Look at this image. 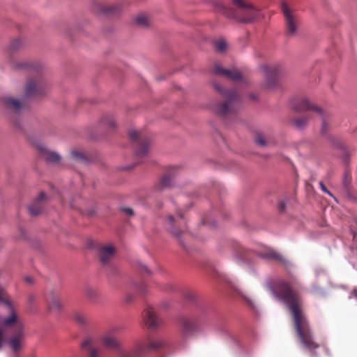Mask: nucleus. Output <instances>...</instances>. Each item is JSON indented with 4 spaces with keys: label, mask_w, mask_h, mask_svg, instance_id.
Returning <instances> with one entry per match:
<instances>
[{
    "label": "nucleus",
    "mask_w": 357,
    "mask_h": 357,
    "mask_svg": "<svg viewBox=\"0 0 357 357\" xmlns=\"http://www.w3.org/2000/svg\"><path fill=\"white\" fill-rule=\"evenodd\" d=\"M302 289L301 282L292 278L289 281H279L273 289V294L288 307L298 340L303 348L313 357H316L315 350L320 346L314 340L309 321L303 310V300L301 294Z\"/></svg>",
    "instance_id": "nucleus-1"
},
{
    "label": "nucleus",
    "mask_w": 357,
    "mask_h": 357,
    "mask_svg": "<svg viewBox=\"0 0 357 357\" xmlns=\"http://www.w3.org/2000/svg\"><path fill=\"white\" fill-rule=\"evenodd\" d=\"M215 9L226 17L241 23L252 22L260 16L259 10L248 0H231L229 6L218 2Z\"/></svg>",
    "instance_id": "nucleus-2"
},
{
    "label": "nucleus",
    "mask_w": 357,
    "mask_h": 357,
    "mask_svg": "<svg viewBox=\"0 0 357 357\" xmlns=\"http://www.w3.org/2000/svg\"><path fill=\"white\" fill-rule=\"evenodd\" d=\"M213 86L222 100L213 105V112L222 118H228L236 114L242 102L241 97L238 92L236 90L226 89L217 83H215Z\"/></svg>",
    "instance_id": "nucleus-3"
},
{
    "label": "nucleus",
    "mask_w": 357,
    "mask_h": 357,
    "mask_svg": "<svg viewBox=\"0 0 357 357\" xmlns=\"http://www.w3.org/2000/svg\"><path fill=\"white\" fill-rule=\"evenodd\" d=\"M19 68H24L33 73L32 77L28 79L24 95L27 98H35L45 94L47 89V84L41 75V66L38 63L21 61L17 63Z\"/></svg>",
    "instance_id": "nucleus-4"
},
{
    "label": "nucleus",
    "mask_w": 357,
    "mask_h": 357,
    "mask_svg": "<svg viewBox=\"0 0 357 357\" xmlns=\"http://www.w3.org/2000/svg\"><path fill=\"white\" fill-rule=\"evenodd\" d=\"M167 342L162 338L141 339L135 342L129 351L117 352L118 357H146L151 351H158L166 347Z\"/></svg>",
    "instance_id": "nucleus-5"
},
{
    "label": "nucleus",
    "mask_w": 357,
    "mask_h": 357,
    "mask_svg": "<svg viewBox=\"0 0 357 357\" xmlns=\"http://www.w3.org/2000/svg\"><path fill=\"white\" fill-rule=\"evenodd\" d=\"M294 108L298 112H313L322 121L321 131L323 135L328 130V121L331 119V114L321 108L313 105L307 98H301L292 102Z\"/></svg>",
    "instance_id": "nucleus-6"
},
{
    "label": "nucleus",
    "mask_w": 357,
    "mask_h": 357,
    "mask_svg": "<svg viewBox=\"0 0 357 357\" xmlns=\"http://www.w3.org/2000/svg\"><path fill=\"white\" fill-rule=\"evenodd\" d=\"M121 330L120 326H112L105 330L99 337L98 341L105 349L116 351H129L130 349H123L121 341L118 338L117 333Z\"/></svg>",
    "instance_id": "nucleus-7"
},
{
    "label": "nucleus",
    "mask_w": 357,
    "mask_h": 357,
    "mask_svg": "<svg viewBox=\"0 0 357 357\" xmlns=\"http://www.w3.org/2000/svg\"><path fill=\"white\" fill-rule=\"evenodd\" d=\"M168 229L184 247V243L182 241V236H188L186 232V222L181 213L178 211L176 216L169 215L167 219Z\"/></svg>",
    "instance_id": "nucleus-8"
},
{
    "label": "nucleus",
    "mask_w": 357,
    "mask_h": 357,
    "mask_svg": "<svg viewBox=\"0 0 357 357\" xmlns=\"http://www.w3.org/2000/svg\"><path fill=\"white\" fill-rule=\"evenodd\" d=\"M129 137L133 144L137 157L140 158L146 155L150 139L146 133L142 131L130 130Z\"/></svg>",
    "instance_id": "nucleus-9"
},
{
    "label": "nucleus",
    "mask_w": 357,
    "mask_h": 357,
    "mask_svg": "<svg viewBox=\"0 0 357 357\" xmlns=\"http://www.w3.org/2000/svg\"><path fill=\"white\" fill-rule=\"evenodd\" d=\"M10 327L13 328V333L8 339V344L14 353H17L23 347L24 326L17 316L16 321Z\"/></svg>",
    "instance_id": "nucleus-10"
},
{
    "label": "nucleus",
    "mask_w": 357,
    "mask_h": 357,
    "mask_svg": "<svg viewBox=\"0 0 357 357\" xmlns=\"http://www.w3.org/2000/svg\"><path fill=\"white\" fill-rule=\"evenodd\" d=\"M261 69L264 73V81L262 84V88L266 90H271L278 86V75L279 73V66L262 65Z\"/></svg>",
    "instance_id": "nucleus-11"
},
{
    "label": "nucleus",
    "mask_w": 357,
    "mask_h": 357,
    "mask_svg": "<svg viewBox=\"0 0 357 357\" xmlns=\"http://www.w3.org/2000/svg\"><path fill=\"white\" fill-rule=\"evenodd\" d=\"M181 335L183 337L186 338L195 335L200 332L202 328V323L199 318L184 317L181 320Z\"/></svg>",
    "instance_id": "nucleus-12"
},
{
    "label": "nucleus",
    "mask_w": 357,
    "mask_h": 357,
    "mask_svg": "<svg viewBox=\"0 0 357 357\" xmlns=\"http://www.w3.org/2000/svg\"><path fill=\"white\" fill-rule=\"evenodd\" d=\"M281 9L285 18L287 34L294 36L296 33L298 22L297 15L284 1L281 3Z\"/></svg>",
    "instance_id": "nucleus-13"
},
{
    "label": "nucleus",
    "mask_w": 357,
    "mask_h": 357,
    "mask_svg": "<svg viewBox=\"0 0 357 357\" xmlns=\"http://www.w3.org/2000/svg\"><path fill=\"white\" fill-rule=\"evenodd\" d=\"M0 303L7 307L10 312L9 317L2 320V326H10L16 321L17 314L8 294L1 287H0Z\"/></svg>",
    "instance_id": "nucleus-14"
},
{
    "label": "nucleus",
    "mask_w": 357,
    "mask_h": 357,
    "mask_svg": "<svg viewBox=\"0 0 357 357\" xmlns=\"http://www.w3.org/2000/svg\"><path fill=\"white\" fill-rule=\"evenodd\" d=\"M121 9L119 4H103L99 1H93L91 5L93 13L98 15L110 16L117 13Z\"/></svg>",
    "instance_id": "nucleus-15"
},
{
    "label": "nucleus",
    "mask_w": 357,
    "mask_h": 357,
    "mask_svg": "<svg viewBox=\"0 0 357 357\" xmlns=\"http://www.w3.org/2000/svg\"><path fill=\"white\" fill-rule=\"evenodd\" d=\"M213 73L236 82L242 79V74L237 69H225L220 63H215L212 70Z\"/></svg>",
    "instance_id": "nucleus-16"
},
{
    "label": "nucleus",
    "mask_w": 357,
    "mask_h": 357,
    "mask_svg": "<svg viewBox=\"0 0 357 357\" xmlns=\"http://www.w3.org/2000/svg\"><path fill=\"white\" fill-rule=\"evenodd\" d=\"M144 321L147 327L151 330H156L162 324V319L157 314L152 307H149L144 314Z\"/></svg>",
    "instance_id": "nucleus-17"
},
{
    "label": "nucleus",
    "mask_w": 357,
    "mask_h": 357,
    "mask_svg": "<svg viewBox=\"0 0 357 357\" xmlns=\"http://www.w3.org/2000/svg\"><path fill=\"white\" fill-rule=\"evenodd\" d=\"M2 103L6 109L15 114H19L25 106L24 100H20L12 96L3 97Z\"/></svg>",
    "instance_id": "nucleus-18"
},
{
    "label": "nucleus",
    "mask_w": 357,
    "mask_h": 357,
    "mask_svg": "<svg viewBox=\"0 0 357 357\" xmlns=\"http://www.w3.org/2000/svg\"><path fill=\"white\" fill-rule=\"evenodd\" d=\"M46 203V195L44 192H41L39 197L29 206V211L32 216H36L40 214L44 208Z\"/></svg>",
    "instance_id": "nucleus-19"
},
{
    "label": "nucleus",
    "mask_w": 357,
    "mask_h": 357,
    "mask_svg": "<svg viewBox=\"0 0 357 357\" xmlns=\"http://www.w3.org/2000/svg\"><path fill=\"white\" fill-rule=\"evenodd\" d=\"M38 149L39 150L41 157L43 158L47 162L52 164H57L60 160L61 156L56 152L51 151L47 149L43 145H38Z\"/></svg>",
    "instance_id": "nucleus-20"
},
{
    "label": "nucleus",
    "mask_w": 357,
    "mask_h": 357,
    "mask_svg": "<svg viewBox=\"0 0 357 357\" xmlns=\"http://www.w3.org/2000/svg\"><path fill=\"white\" fill-rule=\"evenodd\" d=\"M115 249L112 245H102L99 248V257L102 264H107L113 258Z\"/></svg>",
    "instance_id": "nucleus-21"
},
{
    "label": "nucleus",
    "mask_w": 357,
    "mask_h": 357,
    "mask_svg": "<svg viewBox=\"0 0 357 357\" xmlns=\"http://www.w3.org/2000/svg\"><path fill=\"white\" fill-rule=\"evenodd\" d=\"M82 347L88 351L89 357H100L101 351L93 345L91 338H86L82 342Z\"/></svg>",
    "instance_id": "nucleus-22"
},
{
    "label": "nucleus",
    "mask_w": 357,
    "mask_h": 357,
    "mask_svg": "<svg viewBox=\"0 0 357 357\" xmlns=\"http://www.w3.org/2000/svg\"><path fill=\"white\" fill-rule=\"evenodd\" d=\"M48 310L50 312H59L62 308V304L59 296L52 293L47 298Z\"/></svg>",
    "instance_id": "nucleus-23"
},
{
    "label": "nucleus",
    "mask_w": 357,
    "mask_h": 357,
    "mask_svg": "<svg viewBox=\"0 0 357 357\" xmlns=\"http://www.w3.org/2000/svg\"><path fill=\"white\" fill-rule=\"evenodd\" d=\"M173 181L172 176L169 174L163 176L160 181L156 184L155 189L158 191H161L165 188H170Z\"/></svg>",
    "instance_id": "nucleus-24"
},
{
    "label": "nucleus",
    "mask_w": 357,
    "mask_h": 357,
    "mask_svg": "<svg viewBox=\"0 0 357 357\" xmlns=\"http://www.w3.org/2000/svg\"><path fill=\"white\" fill-rule=\"evenodd\" d=\"M75 321L81 326H88L90 323L89 316L81 312H75L73 314Z\"/></svg>",
    "instance_id": "nucleus-25"
},
{
    "label": "nucleus",
    "mask_w": 357,
    "mask_h": 357,
    "mask_svg": "<svg viewBox=\"0 0 357 357\" xmlns=\"http://www.w3.org/2000/svg\"><path fill=\"white\" fill-rule=\"evenodd\" d=\"M262 257L265 259L274 260V261H280L282 263L284 262V257L278 253L276 251L271 250V249H268V250H266L262 254Z\"/></svg>",
    "instance_id": "nucleus-26"
},
{
    "label": "nucleus",
    "mask_w": 357,
    "mask_h": 357,
    "mask_svg": "<svg viewBox=\"0 0 357 357\" xmlns=\"http://www.w3.org/2000/svg\"><path fill=\"white\" fill-rule=\"evenodd\" d=\"M70 158L76 162H87V156L79 150H73L70 152Z\"/></svg>",
    "instance_id": "nucleus-27"
},
{
    "label": "nucleus",
    "mask_w": 357,
    "mask_h": 357,
    "mask_svg": "<svg viewBox=\"0 0 357 357\" xmlns=\"http://www.w3.org/2000/svg\"><path fill=\"white\" fill-rule=\"evenodd\" d=\"M100 123L102 126L107 127L109 129H113L116 126L113 116L109 114L104 116L101 119Z\"/></svg>",
    "instance_id": "nucleus-28"
},
{
    "label": "nucleus",
    "mask_w": 357,
    "mask_h": 357,
    "mask_svg": "<svg viewBox=\"0 0 357 357\" xmlns=\"http://www.w3.org/2000/svg\"><path fill=\"white\" fill-rule=\"evenodd\" d=\"M310 116L309 115H307L305 116L298 117L297 119H295L294 122L295 126L298 128L302 129L307 125V123L310 121Z\"/></svg>",
    "instance_id": "nucleus-29"
},
{
    "label": "nucleus",
    "mask_w": 357,
    "mask_h": 357,
    "mask_svg": "<svg viewBox=\"0 0 357 357\" xmlns=\"http://www.w3.org/2000/svg\"><path fill=\"white\" fill-rule=\"evenodd\" d=\"M214 46L217 52L222 53L226 50L227 47V44L224 39H220L215 41Z\"/></svg>",
    "instance_id": "nucleus-30"
},
{
    "label": "nucleus",
    "mask_w": 357,
    "mask_h": 357,
    "mask_svg": "<svg viewBox=\"0 0 357 357\" xmlns=\"http://www.w3.org/2000/svg\"><path fill=\"white\" fill-rule=\"evenodd\" d=\"M255 142L260 146H266L270 143V142L266 139V136L261 133H258L256 135Z\"/></svg>",
    "instance_id": "nucleus-31"
},
{
    "label": "nucleus",
    "mask_w": 357,
    "mask_h": 357,
    "mask_svg": "<svg viewBox=\"0 0 357 357\" xmlns=\"http://www.w3.org/2000/svg\"><path fill=\"white\" fill-rule=\"evenodd\" d=\"M135 22L137 24L141 26H149V17L144 14L139 15L135 18Z\"/></svg>",
    "instance_id": "nucleus-32"
},
{
    "label": "nucleus",
    "mask_w": 357,
    "mask_h": 357,
    "mask_svg": "<svg viewBox=\"0 0 357 357\" xmlns=\"http://www.w3.org/2000/svg\"><path fill=\"white\" fill-rule=\"evenodd\" d=\"M86 296L91 300H96L98 296L99 292L97 289L92 287H87L85 291Z\"/></svg>",
    "instance_id": "nucleus-33"
},
{
    "label": "nucleus",
    "mask_w": 357,
    "mask_h": 357,
    "mask_svg": "<svg viewBox=\"0 0 357 357\" xmlns=\"http://www.w3.org/2000/svg\"><path fill=\"white\" fill-rule=\"evenodd\" d=\"M23 46V43L20 39L14 40L11 42L9 50L11 52H15L20 50Z\"/></svg>",
    "instance_id": "nucleus-34"
},
{
    "label": "nucleus",
    "mask_w": 357,
    "mask_h": 357,
    "mask_svg": "<svg viewBox=\"0 0 357 357\" xmlns=\"http://www.w3.org/2000/svg\"><path fill=\"white\" fill-rule=\"evenodd\" d=\"M351 174L349 172H346L344 178H343V185L346 188H347L351 183Z\"/></svg>",
    "instance_id": "nucleus-35"
},
{
    "label": "nucleus",
    "mask_w": 357,
    "mask_h": 357,
    "mask_svg": "<svg viewBox=\"0 0 357 357\" xmlns=\"http://www.w3.org/2000/svg\"><path fill=\"white\" fill-rule=\"evenodd\" d=\"M231 286L237 294L243 297L248 302L250 303L248 298L243 294V292L239 289L236 284L231 283Z\"/></svg>",
    "instance_id": "nucleus-36"
},
{
    "label": "nucleus",
    "mask_w": 357,
    "mask_h": 357,
    "mask_svg": "<svg viewBox=\"0 0 357 357\" xmlns=\"http://www.w3.org/2000/svg\"><path fill=\"white\" fill-rule=\"evenodd\" d=\"M319 186L324 192H325V193L328 194L329 196L333 197V195L327 189V188L326 187V185H324L323 181L319 182Z\"/></svg>",
    "instance_id": "nucleus-37"
},
{
    "label": "nucleus",
    "mask_w": 357,
    "mask_h": 357,
    "mask_svg": "<svg viewBox=\"0 0 357 357\" xmlns=\"http://www.w3.org/2000/svg\"><path fill=\"white\" fill-rule=\"evenodd\" d=\"M139 271L142 273H146L147 274H151V271L147 268V266L142 263L139 264Z\"/></svg>",
    "instance_id": "nucleus-38"
},
{
    "label": "nucleus",
    "mask_w": 357,
    "mask_h": 357,
    "mask_svg": "<svg viewBox=\"0 0 357 357\" xmlns=\"http://www.w3.org/2000/svg\"><path fill=\"white\" fill-rule=\"evenodd\" d=\"M278 210L280 211V212H283L285 210V208H286V205H285V203L284 202H280L278 204Z\"/></svg>",
    "instance_id": "nucleus-39"
},
{
    "label": "nucleus",
    "mask_w": 357,
    "mask_h": 357,
    "mask_svg": "<svg viewBox=\"0 0 357 357\" xmlns=\"http://www.w3.org/2000/svg\"><path fill=\"white\" fill-rule=\"evenodd\" d=\"M3 338H4V333L2 331V329L0 328V349H1V347L3 346Z\"/></svg>",
    "instance_id": "nucleus-40"
},
{
    "label": "nucleus",
    "mask_w": 357,
    "mask_h": 357,
    "mask_svg": "<svg viewBox=\"0 0 357 357\" xmlns=\"http://www.w3.org/2000/svg\"><path fill=\"white\" fill-rule=\"evenodd\" d=\"M123 210V211H125L129 215H132L134 214V212H133L132 208H125Z\"/></svg>",
    "instance_id": "nucleus-41"
},
{
    "label": "nucleus",
    "mask_w": 357,
    "mask_h": 357,
    "mask_svg": "<svg viewBox=\"0 0 357 357\" xmlns=\"http://www.w3.org/2000/svg\"><path fill=\"white\" fill-rule=\"evenodd\" d=\"M35 301V296L33 295H30L28 298V302L29 304H32Z\"/></svg>",
    "instance_id": "nucleus-42"
},
{
    "label": "nucleus",
    "mask_w": 357,
    "mask_h": 357,
    "mask_svg": "<svg viewBox=\"0 0 357 357\" xmlns=\"http://www.w3.org/2000/svg\"><path fill=\"white\" fill-rule=\"evenodd\" d=\"M351 295L357 298V289H354L351 292Z\"/></svg>",
    "instance_id": "nucleus-43"
},
{
    "label": "nucleus",
    "mask_w": 357,
    "mask_h": 357,
    "mask_svg": "<svg viewBox=\"0 0 357 357\" xmlns=\"http://www.w3.org/2000/svg\"><path fill=\"white\" fill-rule=\"evenodd\" d=\"M26 281L27 282H29V283H31V282H32V281H33V280H32V278H31L28 277V278H26Z\"/></svg>",
    "instance_id": "nucleus-44"
},
{
    "label": "nucleus",
    "mask_w": 357,
    "mask_h": 357,
    "mask_svg": "<svg viewBox=\"0 0 357 357\" xmlns=\"http://www.w3.org/2000/svg\"><path fill=\"white\" fill-rule=\"evenodd\" d=\"M70 205L71 208H76V206L74 205V204L73 202H70Z\"/></svg>",
    "instance_id": "nucleus-45"
},
{
    "label": "nucleus",
    "mask_w": 357,
    "mask_h": 357,
    "mask_svg": "<svg viewBox=\"0 0 357 357\" xmlns=\"http://www.w3.org/2000/svg\"><path fill=\"white\" fill-rule=\"evenodd\" d=\"M13 124H14L16 127H19V126H20V125H19L16 121H15L14 120H13Z\"/></svg>",
    "instance_id": "nucleus-46"
},
{
    "label": "nucleus",
    "mask_w": 357,
    "mask_h": 357,
    "mask_svg": "<svg viewBox=\"0 0 357 357\" xmlns=\"http://www.w3.org/2000/svg\"><path fill=\"white\" fill-rule=\"evenodd\" d=\"M139 290L141 291L142 293H145V290L144 289V288H139Z\"/></svg>",
    "instance_id": "nucleus-47"
},
{
    "label": "nucleus",
    "mask_w": 357,
    "mask_h": 357,
    "mask_svg": "<svg viewBox=\"0 0 357 357\" xmlns=\"http://www.w3.org/2000/svg\"><path fill=\"white\" fill-rule=\"evenodd\" d=\"M250 98L253 100L256 99V97L255 96H251Z\"/></svg>",
    "instance_id": "nucleus-48"
},
{
    "label": "nucleus",
    "mask_w": 357,
    "mask_h": 357,
    "mask_svg": "<svg viewBox=\"0 0 357 357\" xmlns=\"http://www.w3.org/2000/svg\"><path fill=\"white\" fill-rule=\"evenodd\" d=\"M3 319H2L1 320H0V324H1V325H2V320H3Z\"/></svg>",
    "instance_id": "nucleus-49"
}]
</instances>
